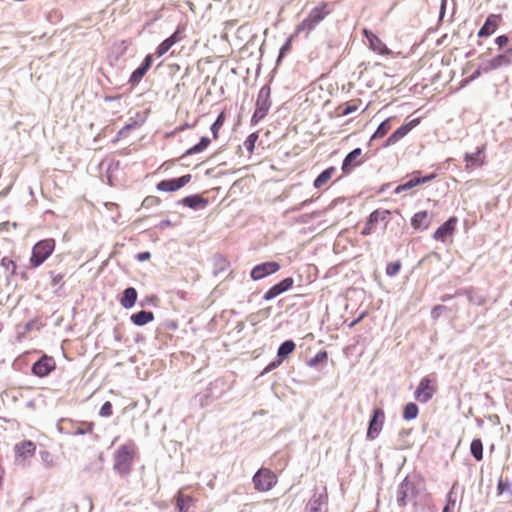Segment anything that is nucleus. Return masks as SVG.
<instances>
[{
    "label": "nucleus",
    "instance_id": "nucleus-1",
    "mask_svg": "<svg viewBox=\"0 0 512 512\" xmlns=\"http://www.w3.org/2000/svg\"><path fill=\"white\" fill-rule=\"evenodd\" d=\"M330 14V10H328V3L321 2L319 6L313 8L308 17L305 18L296 28L295 34H300L301 32H306L308 35L311 31H313L317 25L322 22L328 15Z\"/></svg>",
    "mask_w": 512,
    "mask_h": 512
},
{
    "label": "nucleus",
    "instance_id": "nucleus-2",
    "mask_svg": "<svg viewBox=\"0 0 512 512\" xmlns=\"http://www.w3.org/2000/svg\"><path fill=\"white\" fill-rule=\"evenodd\" d=\"M271 88L269 85H264L256 99L255 103V111L251 118L252 124H257L260 120H262L269 112L271 107Z\"/></svg>",
    "mask_w": 512,
    "mask_h": 512
},
{
    "label": "nucleus",
    "instance_id": "nucleus-3",
    "mask_svg": "<svg viewBox=\"0 0 512 512\" xmlns=\"http://www.w3.org/2000/svg\"><path fill=\"white\" fill-rule=\"evenodd\" d=\"M114 460V470L118 474H129L133 461V448L127 444L120 446L115 453Z\"/></svg>",
    "mask_w": 512,
    "mask_h": 512
},
{
    "label": "nucleus",
    "instance_id": "nucleus-4",
    "mask_svg": "<svg viewBox=\"0 0 512 512\" xmlns=\"http://www.w3.org/2000/svg\"><path fill=\"white\" fill-rule=\"evenodd\" d=\"M54 239H44L37 242L32 248L30 263L33 267L40 266L54 251Z\"/></svg>",
    "mask_w": 512,
    "mask_h": 512
},
{
    "label": "nucleus",
    "instance_id": "nucleus-5",
    "mask_svg": "<svg viewBox=\"0 0 512 512\" xmlns=\"http://www.w3.org/2000/svg\"><path fill=\"white\" fill-rule=\"evenodd\" d=\"M254 487L260 492L271 490L277 483L276 476L268 469L258 470L252 478Z\"/></svg>",
    "mask_w": 512,
    "mask_h": 512
},
{
    "label": "nucleus",
    "instance_id": "nucleus-6",
    "mask_svg": "<svg viewBox=\"0 0 512 512\" xmlns=\"http://www.w3.org/2000/svg\"><path fill=\"white\" fill-rule=\"evenodd\" d=\"M416 495V488L412 481L406 477L399 485L396 494L398 506H406Z\"/></svg>",
    "mask_w": 512,
    "mask_h": 512
},
{
    "label": "nucleus",
    "instance_id": "nucleus-7",
    "mask_svg": "<svg viewBox=\"0 0 512 512\" xmlns=\"http://www.w3.org/2000/svg\"><path fill=\"white\" fill-rule=\"evenodd\" d=\"M385 413L381 408H375L372 412V416L369 420L367 429V438L374 440L378 437L384 424Z\"/></svg>",
    "mask_w": 512,
    "mask_h": 512
},
{
    "label": "nucleus",
    "instance_id": "nucleus-8",
    "mask_svg": "<svg viewBox=\"0 0 512 512\" xmlns=\"http://www.w3.org/2000/svg\"><path fill=\"white\" fill-rule=\"evenodd\" d=\"M191 178L192 176L190 174H186L179 178L165 179L160 181L156 188L162 192H174L188 184L191 181Z\"/></svg>",
    "mask_w": 512,
    "mask_h": 512
},
{
    "label": "nucleus",
    "instance_id": "nucleus-9",
    "mask_svg": "<svg viewBox=\"0 0 512 512\" xmlns=\"http://www.w3.org/2000/svg\"><path fill=\"white\" fill-rule=\"evenodd\" d=\"M279 269L280 264L278 262L267 261L253 267L250 276L254 281H258L269 275L276 273Z\"/></svg>",
    "mask_w": 512,
    "mask_h": 512
},
{
    "label": "nucleus",
    "instance_id": "nucleus-10",
    "mask_svg": "<svg viewBox=\"0 0 512 512\" xmlns=\"http://www.w3.org/2000/svg\"><path fill=\"white\" fill-rule=\"evenodd\" d=\"M420 123L419 119H412L408 123L400 126L396 131H394L384 142L383 147H389L396 144L400 139L404 138L414 127H416Z\"/></svg>",
    "mask_w": 512,
    "mask_h": 512
},
{
    "label": "nucleus",
    "instance_id": "nucleus-11",
    "mask_svg": "<svg viewBox=\"0 0 512 512\" xmlns=\"http://www.w3.org/2000/svg\"><path fill=\"white\" fill-rule=\"evenodd\" d=\"M512 63V49H508L505 53L499 54L492 58L486 65L483 67V72L487 73L492 70L499 69L501 67L509 66Z\"/></svg>",
    "mask_w": 512,
    "mask_h": 512
},
{
    "label": "nucleus",
    "instance_id": "nucleus-12",
    "mask_svg": "<svg viewBox=\"0 0 512 512\" xmlns=\"http://www.w3.org/2000/svg\"><path fill=\"white\" fill-rule=\"evenodd\" d=\"M294 280L292 277H287L280 281L279 283L273 285L271 288H269L264 296L263 299L265 301H271L272 299L276 298L280 294L288 291L293 286Z\"/></svg>",
    "mask_w": 512,
    "mask_h": 512
},
{
    "label": "nucleus",
    "instance_id": "nucleus-13",
    "mask_svg": "<svg viewBox=\"0 0 512 512\" xmlns=\"http://www.w3.org/2000/svg\"><path fill=\"white\" fill-rule=\"evenodd\" d=\"M434 390L430 386V380L427 377L421 379L414 397L421 403H427L433 397Z\"/></svg>",
    "mask_w": 512,
    "mask_h": 512
},
{
    "label": "nucleus",
    "instance_id": "nucleus-14",
    "mask_svg": "<svg viewBox=\"0 0 512 512\" xmlns=\"http://www.w3.org/2000/svg\"><path fill=\"white\" fill-rule=\"evenodd\" d=\"M54 369L52 358L48 356H42L32 365V373L38 377L47 376Z\"/></svg>",
    "mask_w": 512,
    "mask_h": 512
},
{
    "label": "nucleus",
    "instance_id": "nucleus-15",
    "mask_svg": "<svg viewBox=\"0 0 512 512\" xmlns=\"http://www.w3.org/2000/svg\"><path fill=\"white\" fill-rule=\"evenodd\" d=\"M456 222L457 219L455 217L449 218L445 223H443L436 229V231L433 234V238L437 241L444 242L447 236L453 234Z\"/></svg>",
    "mask_w": 512,
    "mask_h": 512
},
{
    "label": "nucleus",
    "instance_id": "nucleus-16",
    "mask_svg": "<svg viewBox=\"0 0 512 512\" xmlns=\"http://www.w3.org/2000/svg\"><path fill=\"white\" fill-rule=\"evenodd\" d=\"M152 64V55L148 54L145 56L141 65L132 72L129 83L132 85L138 84L143 76L147 73Z\"/></svg>",
    "mask_w": 512,
    "mask_h": 512
},
{
    "label": "nucleus",
    "instance_id": "nucleus-17",
    "mask_svg": "<svg viewBox=\"0 0 512 512\" xmlns=\"http://www.w3.org/2000/svg\"><path fill=\"white\" fill-rule=\"evenodd\" d=\"M436 177V174L432 173L426 176H421L420 171H415L412 174V177L406 181L405 183L401 184V189H407L410 190L417 185L427 183L431 180H433Z\"/></svg>",
    "mask_w": 512,
    "mask_h": 512
},
{
    "label": "nucleus",
    "instance_id": "nucleus-18",
    "mask_svg": "<svg viewBox=\"0 0 512 512\" xmlns=\"http://www.w3.org/2000/svg\"><path fill=\"white\" fill-rule=\"evenodd\" d=\"M484 150L485 147L482 146L480 148H477V150L474 153H465L464 160L467 164V168H475V167H481L484 164Z\"/></svg>",
    "mask_w": 512,
    "mask_h": 512
},
{
    "label": "nucleus",
    "instance_id": "nucleus-19",
    "mask_svg": "<svg viewBox=\"0 0 512 512\" xmlns=\"http://www.w3.org/2000/svg\"><path fill=\"white\" fill-rule=\"evenodd\" d=\"M361 153L362 150L360 148H355L345 156L341 167L344 174H349L353 167L360 165V162H356V160Z\"/></svg>",
    "mask_w": 512,
    "mask_h": 512
},
{
    "label": "nucleus",
    "instance_id": "nucleus-20",
    "mask_svg": "<svg viewBox=\"0 0 512 512\" xmlns=\"http://www.w3.org/2000/svg\"><path fill=\"white\" fill-rule=\"evenodd\" d=\"M180 203L190 209L198 210L205 208L208 200L199 194H193L183 198Z\"/></svg>",
    "mask_w": 512,
    "mask_h": 512
},
{
    "label": "nucleus",
    "instance_id": "nucleus-21",
    "mask_svg": "<svg viewBox=\"0 0 512 512\" xmlns=\"http://www.w3.org/2000/svg\"><path fill=\"white\" fill-rule=\"evenodd\" d=\"M431 224V216L427 211H420L414 214L411 219V225L414 229L425 230Z\"/></svg>",
    "mask_w": 512,
    "mask_h": 512
},
{
    "label": "nucleus",
    "instance_id": "nucleus-22",
    "mask_svg": "<svg viewBox=\"0 0 512 512\" xmlns=\"http://www.w3.org/2000/svg\"><path fill=\"white\" fill-rule=\"evenodd\" d=\"M327 502L325 493H315L306 505L308 512H320L323 505Z\"/></svg>",
    "mask_w": 512,
    "mask_h": 512
},
{
    "label": "nucleus",
    "instance_id": "nucleus-23",
    "mask_svg": "<svg viewBox=\"0 0 512 512\" xmlns=\"http://www.w3.org/2000/svg\"><path fill=\"white\" fill-rule=\"evenodd\" d=\"M364 35L367 38L370 47L373 49V51L378 52L379 54H386L388 52L387 47L385 44L381 42V40L371 31L364 30Z\"/></svg>",
    "mask_w": 512,
    "mask_h": 512
},
{
    "label": "nucleus",
    "instance_id": "nucleus-24",
    "mask_svg": "<svg viewBox=\"0 0 512 512\" xmlns=\"http://www.w3.org/2000/svg\"><path fill=\"white\" fill-rule=\"evenodd\" d=\"M497 24H498V16L493 15V14L488 16L485 23L478 31V36L479 37H487V36L491 35L496 30Z\"/></svg>",
    "mask_w": 512,
    "mask_h": 512
},
{
    "label": "nucleus",
    "instance_id": "nucleus-25",
    "mask_svg": "<svg viewBox=\"0 0 512 512\" xmlns=\"http://www.w3.org/2000/svg\"><path fill=\"white\" fill-rule=\"evenodd\" d=\"M179 30H176L170 37L162 41L156 49V54L161 57L163 56L174 44L180 40Z\"/></svg>",
    "mask_w": 512,
    "mask_h": 512
},
{
    "label": "nucleus",
    "instance_id": "nucleus-26",
    "mask_svg": "<svg viewBox=\"0 0 512 512\" xmlns=\"http://www.w3.org/2000/svg\"><path fill=\"white\" fill-rule=\"evenodd\" d=\"M137 301V291L134 287H128L123 291L120 303L123 308L131 309Z\"/></svg>",
    "mask_w": 512,
    "mask_h": 512
},
{
    "label": "nucleus",
    "instance_id": "nucleus-27",
    "mask_svg": "<svg viewBox=\"0 0 512 512\" xmlns=\"http://www.w3.org/2000/svg\"><path fill=\"white\" fill-rule=\"evenodd\" d=\"M154 314L151 311L141 310L130 316L131 322L136 326H144L153 321Z\"/></svg>",
    "mask_w": 512,
    "mask_h": 512
},
{
    "label": "nucleus",
    "instance_id": "nucleus-28",
    "mask_svg": "<svg viewBox=\"0 0 512 512\" xmlns=\"http://www.w3.org/2000/svg\"><path fill=\"white\" fill-rule=\"evenodd\" d=\"M35 445L31 441H24L21 444L15 446V451L18 456L26 458L32 456L35 452Z\"/></svg>",
    "mask_w": 512,
    "mask_h": 512
},
{
    "label": "nucleus",
    "instance_id": "nucleus-29",
    "mask_svg": "<svg viewBox=\"0 0 512 512\" xmlns=\"http://www.w3.org/2000/svg\"><path fill=\"white\" fill-rule=\"evenodd\" d=\"M335 172V167H329L322 171L314 180L313 186L316 189L321 188L324 184H326L332 177Z\"/></svg>",
    "mask_w": 512,
    "mask_h": 512
},
{
    "label": "nucleus",
    "instance_id": "nucleus-30",
    "mask_svg": "<svg viewBox=\"0 0 512 512\" xmlns=\"http://www.w3.org/2000/svg\"><path fill=\"white\" fill-rule=\"evenodd\" d=\"M210 139L207 136H203L200 138V141L185 151L184 156L193 155L197 153H201L204 151L210 144Z\"/></svg>",
    "mask_w": 512,
    "mask_h": 512
},
{
    "label": "nucleus",
    "instance_id": "nucleus-31",
    "mask_svg": "<svg viewBox=\"0 0 512 512\" xmlns=\"http://www.w3.org/2000/svg\"><path fill=\"white\" fill-rule=\"evenodd\" d=\"M457 495H456V484H454L446 496V504L442 512H452L456 507Z\"/></svg>",
    "mask_w": 512,
    "mask_h": 512
},
{
    "label": "nucleus",
    "instance_id": "nucleus-32",
    "mask_svg": "<svg viewBox=\"0 0 512 512\" xmlns=\"http://www.w3.org/2000/svg\"><path fill=\"white\" fill-rule=\"evenodd\" d=\"M391 119L387 118L382 121L377 127L376 131L371 136V140L378 139L384 137L388 131L391 129Z\"/></svg>",
    "mask_w": 512,
    "mask_h": 512
},
{
    "label": "nucleus",
    "instance_id": "nucleus-33",
    "mask_svg": "<svg viewBox=\"0 0 512 512\" xmlns=\"http://www.w3.org/2000/svg\"><path fill=\"white\" fill-rule=\"evenodd\" d=\"M295 343L292 340H286L279 346L277 350V356L279 358H284L291 354L295 350Z\"/></svg>",
    "mask_w": 512,
    "mask_h": 512
},
{
    "label": "nucleus",
    "instance_id": "nucleus-34",
    "mask_svg": "<svg viewBox=\"0 0 512 512\" xmlns=\"http://www.w3.org/2000/svg\"><path fill=\"white\" fill-rule=\"evenodd\" d=\"M470 452L472 456L477 460L480 461L483 458V444L481 439H473L470 445Z\"/></svg>",
    "mask_w": 512,
    "mask_h": 512
},
{
    "label": "nucleus",
    "instance_id": "nucleus-35",
    "mask_svg": "<svg viewBox=\"0 0 512 512\" xmlns=\"http://www.w3.org/2000/svg\"><path fill=\"white\" fill-rule=\"evenodd\" d=\"M418 413H419L418 406L415 403L410 402V403L406 404L404 407L403 419L407 420V421L413 420V419L417 418Z\"/></svg>",
    "mask_w": 512,
    "mask_h": 512
},
{
    "label": "nucleus",
    "instance_id": "nucleus-36",
    "mask_svg": "<svg viewBox=\"0 0 512 512\" xmlns=\"http://www.w3.org/2000/svg\"><path fill=\"white\" fill-rule=\"evenodd\" d=\"M192 502V498L179 492L176 496V504L179 512H189L188 503Z\"/></svg>",
    "mask_w": 512,
    "mask_h": 512
},
{
    "label": "nucleus",
    "instance_id": "nucleus-37",
    "mask_svg": "<svg viewBox=\"0 0 512 512\" xmlns=\"http://www.w3.org/2000/svg\"><path fill=\"white\" fill-rule=\"evenodd\" d=\"M389 214L390 212L388 210L377 209L370 214L368 218V224H374L379 221H387Z\"/></svg>",
    "mask_w": 512,
    "mask_h": 512
},
{
    "label": "nucleus",
    "instance_id": "nucleus-38",
    "mask_svg": "<svg viewBox=\"0 0 512 512\" xmlns=\"http://www.w3.org/2000/svg\"><path fill=\"white\" fill-rule=\"evenodd\" d=\"M224 121H225V115L222 112L218 115V117L216 118L214 123L211 125L210 130L212 132L214 139L218 138V132H219L220 128L223 126Z\"/></svg>",
    "mask_w": 512,
    "mask_h": 512
},
{
    "label": "nucleus",
    "instance_id": "nucleus-39",
    "mask_svg": "<svg viewBox=\"0 0 512 512\" xmlns=\"http://www.w3.org/2000/svg\"><path fill=\"white\" fill-rule=\"evenodd\" d=\"M327 358H328V354H327L326 351H324V350L319 351L312 358L309 359L308 366L315 367L319 363H322V362L326 361Z\"/></svg>",
    "mask_w": 512,
    "mask_h": 512
},
{
    "label": "nucleus",
    "instance_id": "nucleus-40",
    "mask_svg": "<svg viewBox=\"0 0 512 512\" xmlns=\"http://www.w3.org/2000/svg\"><path fill=\"white\" fill-rule=\"evenodd\" d=\"M1 266L8 272V277L15 274L16 264L13 260L4 257L1 260Z\"/></svg>",
    "mask_w": 512,
    "mask_h": 512
},
{
    "label": "nucleus",
    "instance_id": "nucleus-41",
    "mask_svg": "<svg viewBox=\"0 0 512 512\" xmlns=\"http://www.w3.org/2000/svg\"><path fill=\"white\" fill-rule=\"evenodd\" d=\"M258 139V134L257 133H251L247 138L246 140L244 141V147L245 149L252 153L254 151V148H255V143Z\"/></svg>",
    "mask_w": 512,
    "mask_h": 512
},
{
    "label": "nucleus",
    "instance_id": "nucleus-42",
    "mask_svg": "<svg viewBox=\"0 0 512 512\" xmlns=\"http://www.w3.org/2000/svg\"><path fill=\"white\" fill-rule=\"evenodd\" d=\"M93 427H94V424L92 422L85 423L83 425V427H77L74 430L73 435H84L87 433H91L93 430Z\"/></svg>",
    "mask_w": 512,
    "mask_h": 512
},
{
    "label": "nucleus",
    "instance_id": "nucleus-43",
    "mask_svg": "<svg viewBox=\"0 0 512 512\" xmlns=\"http://www.w3.org/2000/svg\"><path fill=\"white\" fill-rule=\"evenodd\" d=\"M401 268V263L399 261L389 263L386 267V274L390 277L396 275Z\"/></svg>",
    "mask_w": 512,
    "mask_h": 512
},
{
    "label": "nucleus",
    "instance_id": "nucleus-44",
    "mask_svg": "<svg viewBox=\"0 0 512 512\" xmlns=\"http://www.w3.org/2000/svg\"><path fill=\"white\" fill-rule=\"evenodd\" d=\"M99 415L101 417H109L112 415V404L109 401L103 403L100 408Z\"/></svg>",
    "mask_w": 512,
    "mask_h": 512
},
{
    "label": "nucleus",
    "instance_id": "nucleus-45",
    "mask_svg": "<svg viewBox=\"0 0 512 512\" xmlns=\"http://www.w3.org/2000/svg\"><path fill=\"white\" fill-rule=\"evenodd\" d=\"M138 123L137 122H133V123H129V124H126L125 126H123L118 134H117V137L120 138V137H125L127 135V133L132 129L134 128Z\"/></svg>",
    "mask_w": 512,
    "mask_h": 512
},
{
    "label": "nucleus",
    "instance_id": "nucleus-46",
    "mask_svg": "<svg viewBox=\"0 0 512 512\" xmlns=\"http://www.w3.org/2000/svg\"><path fill=\"white\" fill-rule=\"evenodd\" d=\"M291 40H292V37L288 38L286 40V42L282 45V47L280 48V52H279V56H278V59H277V62H279L281 60V58L284 56V54L290 50V47H291Z\"/></svg>",
    "mask_w": 512,
    "mask_h": 512
},
{
    "label": "nucleus",
    "instance_id": "nucleus-47",
    "mask_svg": "<svg viewBox=\"0 0 512 512\" xmlns=\"http://www.w3.org/2000/svg\"><path fill=\"white\" fill-rule=\"evenodd\" d=\"M282 363V360L281 358L278 357V359L270 362L264 369L263 373H268L274 369H276L277 367H279Z\"/></svg>",
    "mask_w": 512,
    "mask_h": 512
},
{
    "label": "nucleus",
    "instance_id": "nucleus-48",
    "mask_svg": "<svg viewBox=\"0 0 512 512\" xmlns=\"http://www.w3.org/2000/svg\"><path fill=\"white\" fill-rule=\"evenodd\" d=\"M445 310H446V307H445V306H443V305H437V306H435V307L432 309V311H431V316H432L434 319H437V318L441 315V313H442L443 311H445Z\"/></svg>",
    "mask_w": 512,
    "mask_h": 512
},
{
    "label": "nucleus",
    "instance_id": "nucleus-49",
    "mask_svg": "<svg viewBox=\"0 0 512 512\" xmlns=\"http://www.w3.org/2000/svg\"><path fill=\"white\" fill-rule=\"evenodd\" d=\"M157 203H159V199L157 197L150 196L144 199L143 206L149 207Z\"/></svg>",
    "mask_w": 512,
    "mask_h": 512
},
{
    "label": "nucleus",
    "instance_id": "nucleus-50",
    "mask_svg": "<svg viewBox=\"0 0 512 512\" xmlns=\"http://www.w3.org/2000/svg\"><path fill=\"white\" fill-rule=\"evenodd\" d=\"M495 43L499 46V48H502L508 43V37L506 35H500L495 39Z\"/></svg>",
    "mask_w": 512,
    "mask_h": 512
},
{
    "label": "nucleus",
    "instance_id": "nucleus-51",
    "mask_svg": "<svg viewBox=\"0 0 512 512\" xmlns=\"http://www.w3.org/2000/svg\"><path fill=\"white\" fill-rule=\"evenodd\" d=\"M498 492L502 494L504 491H508L510 489V484L508 482L499 481L497 485Z\"/></svg>",
    "mask_w": 512,
    "mask_h": 512
},
{
    "label": "nucleus",
    "instance_id": "nucleus-52",
    "mask_svg": "<svg viewBox=\"0 0 512 512\" xmlns=\"http://www.w3.org/2000/svg\"><path fill=\"white\" fill-rule=\"evenodd\" d=\"M150 257H151V254H150V252H148V251L141 252V253H138V254L136 255V258H137L139 261H145V260H148V259H150Z\"/></svg>",
    "mask_w": 512,
    "mask_h": 512
},
{
    "label": "nucleus",
    "instance_id": "nucleus-53",
    "mask_svg": "<svg viewBox=\"0 0 512 512\" xmlns=\"http://www.w3.org/2000/svg\"><path fill=\"white\" fill-rule=\"evenodd\" d=\"M63 278V275L60 274V273H54V272H51V279H52V283L53 284H57L58 282H60Z\"/></svg>",
    "mask_w": 512,
    "mask_h": 512
},
{
    "label": "nucleus",
    "instance_id": "nucleus-54",
    "mask_svg": "<svg viewBox=\"0 0 512 512\" xmlns=\"http://www.w3.org/2000/svg\"><path fill=\"white\" fill-rule=\"evenodd\" d=\"M372 225L373 224H368V221L366 222L361 234L362 235H369L372 233Z\"/></svg>",
    "mask_w": 512,
    "mask_h": 512
},
{
    "label": "nucleus",
    "instance_id": "nucleus-55",
    "mask_svg": "<svg viewBox=\"0 0 512 512\" xmlns=\"http://www.w3.org/2000/svg\"><path fill=\"white\" fill-rule=\"evenodd\" d=\"M357 109L356 106H352V105H347L344 109H343V115H349L351 113H353L355 110Z\"/></svg>",
    "mask_w": 512,
    "mask_h": 512
},
{
    "label": "nucleus",
    "instance_id": "nucleus-56",
    "mask_svg": "<svg viewBox=\"0 0 512 512\" xmlns=\"http://www.w3.org/2000/svg\"><path fill=\"white\" fill-rule=\"evenodd\" d=\"M481 71H482V70H481V68L476 69V70H475V71L470 75L469 80H470V81H473V80H475L476 78H478V77L481 75Z\"/></svg>",
    "mask_w": 512,
    "mask_h": 512
},
{
    "label": "nucleus",
    "instance_id": "nucleus-57",
    "mask_svg": "<svg viewBox=\"0 0 512 512\" xmlns=\"http://www.w3.org/2000/svg\"><path fill=\"white\" fill-rule=\"evenodd\" d=\"M170 226H172V222H171L170 220H168V219H166V220H162V221L159 223V227H160L161 229H165V228L170 227Z\"/></svg>",
    "mask_w": 512,
    "mask_h": 512
},
{
    "label": "nucleus",
    "instance_id": "nucleus-58",
    "mask_svg": "<svg viewBox=\"0 0 512 512\" xmlns=\"http://www.w3.org/2000/svg\"><path fill=\"white\" fill-rule=\"evenodd\" d=\"M446 0H442L440 16L442 17L445 11Z\"/></svg>",
    "mask_w": 512,
    "mask_h": 512
},
{
    "label": "nucleus",
    "instance_id": "nucleus-59",
    "mask_svg": "<svg viewBox=\"0 0 512 512\" xmlns=\"http://www.w3.org/2000/svg\"><path fill=\"white\" fill-rule=\"evenodd\" d=\"M406 190H407V189H401V185H399V186H397V187L395 188L394 193H395V194H399V193H401V192H403V191H406Z\"/></svg>",
    "mask_w": 512,
    "mask_h": 512
},
{
    "label": "nucleus",
    "instance_id": "nucleus-60",
    "mask_svg": "<svg viewBox=\"0 0 512 512\" xmlns=\"http://www.w3.org/2000/svg\"><path fill=\"white\" fill-rule=\"evenodd\" d=\"M308 202H310V200H305L303 201L300 206L298 208H296L295 210H300L302 207H304Z\"/></svg>",
    "mask_w": 512,
    "mask_h": 512
},
{
    "label": "nucleus",
    "instance_id": "nucleus-61",
    "mask_svg": "<svg viewBox=\"0 0 512 512\" xmlns=\"http://www.w3.org/2000/svg\"><path fill=\"white\" fill-rule=\"evenodd\" d=\"M358 321H359V318H358V319H356V320H354V321H352V322L349 324V327H353L354 325H356V324L358 323Z\"/></svg>",
    "mask_w": 512,
    "mask_h": 512
},
{
    "label": "nucleus",
    "instance_id": "nucleus-62",
    "mask_svg": "<svg viewBox=\"0 0 512 512\" xmlns=\"http://www.w3.org/2000/svg\"><path fill=\"white\" fill-rule=\"evenodd\" d=\"M17 224L14 222L12 223V227L16 228Z\"/></svg>",
    "mask_w": 512,
    "mask_h": 512
}]
</instances>
